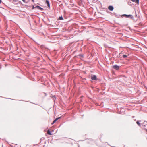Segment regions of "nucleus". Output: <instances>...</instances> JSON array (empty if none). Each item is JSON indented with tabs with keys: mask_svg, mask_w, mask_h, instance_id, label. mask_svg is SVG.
Returning a JSON list of instances; mask_svg holds the SVG:
<instances>
[{
	"mask_svg": "<svg viewBox=\"0 0 147 147\" xmlns=\"http://www.w3.org/2000/svg\"><path fill=\"white\" fill-rule=\"evenodd\" d=\"M146 131L147 132V129H145Z\"/></svg>",
	"mask_w": 147,
	"mask_h": 147,
	"instance_id": "obj_18",
	"label": "nucleus"
},
{
	"mask_svg": "<svg viewBox=\"0 0 147 147\" xmlns=\"http://www.w3.org/2000/svg\"><path fill=\"white\" fill-rule=\"evenodd\" d=\"M126 17H131V15H126V14H125L124 15Z\"/></svg>",
	"mask_w": 147,
	"mask_h": 147,
	"instance_id": "obj_7",
	"label": "nucleus"
},
{
	"mask_svg": "<svg viewBox=\"0 0 147 147\" xmlns=\"http://www.w3.org/2000/svg\"><path fill=\"white\" fill-rule=\"evenodd\" d=\"M46 3H47V5L49 7V8L50 7V3L49 1L47 0H46Z\"/></svg>",
	"mask_w": 147,
	"mask_h": 147,
	"instance_id": "obj_6",
	"label": "nucleus"
},
{
	"mask_svg": "<svg viewBox=\"0 0 147 147\" xmlns=\"http://www.w3.org/2000/svg\"><path fill=\"white\" fill-rule=\"evenodd\" d=\"M79 55L81 57H83V56L82 55H81V54Z\"/></svg>",
	"mask_w": 147,
	"mask_h": 147,
	"instance_id": "obj_13",
	"label": "nucleus"
},
{
	"mask_svg": "<svg viewBox=\"0 0 147 147\" xmlns=\"http://www.w3.org/2000/svg\"><path fill=\"white\" fill-rule=\"evenodd\" d=\"M47 134L49 135H52V134H51V133L50 132L49 130H48L47 131Z\"/></svg>",
	"mask_w": 147,
	"mask_h": 147,
	"instance_id": "obj_8",
	"label": "nucleus"
},
{
	"mask_svg": "<svg viewBox=\"0 0 147 147\" xmlns=\"http://www.w3.org/2000/svg\"><path fill=\"white\" fill-rule=\"evenodd\" d=\"M24 2H25V0H22Z\"/></svg>",
	"mask_w": 147,
	"mask_h": 147,
	"instance_id": "obj_15",
	"label": "nucleus"
},
{
	"mask_svg": "<svg viewBox=\"0 0 147 147\" xmlns=\"http://www.w3.org/2000/svg\"><path fill=\"white\" fill-rule=\"evenodd\" d=\"M113 68L116 70H118L119 69V66L117 65H114L113 66Z\"/></svg>",
	"mask_w": 147,
	"mask_h": 147,
	"instance_id": "obj_1",
	"label": "nucleus"
},
{
	"mask_svg": "<svg viewBox=\"0 0 147 147\" xmlns=\"http://www.w3.org/2000/svg\"><path fill=\"white\" fill-rule=\"evenodd\" d=\"M108 9L111 11H113V7L112 6H109L108 7Z\"/></svg>",
	"mask_w": 147,
	"mask_h": 147,
	"instance_id": "obj_3",
	"label": "nucleus"
},
{
	"mask_svg": "<svg viewBox=\"0 0 147 147\" xmlns=\"http://www.w3.org/2000/svg\"><path fill=\"white\" fill-rule=\"evenodd\" d=\"M60 118V117H59L57 118H56L55 120H54L53 122L51 123L52 125L53 124L57 121L58 119H59Z\"/></svg>",
	"mask_w": 147,
	"mask_h": 147,
	"instance_id": "obj_5",
	"label": "nucleus"
},
{
	"mask_svg": "<svg viewBox=\"0 0 147 147\" xmlns=\"http://www.w3.org/2000/svg\"><path fill=\"white\" fill-rule=\"evenodd\" d=\"M131 1H132L133 2H135V0H131Z\"/></svg>",
	"mask_w": 147,
	"mask_h": 147,
	"instance_id": "obj_14",
	"label": "nucleus"
},
{
	"mask_svg": "<svg viewBox=\"0 0 147 147\" xmlns=\"http://www.w3.org/2000/svg\"><path fill=\"white\" fill-rule=\"evenodd\" d=\"M137 4H139V0H135V1Z\"/></svg>",
	"mask_w": 147,
	"mask_h": 147,
	"instance_id": "obj_9",
	"label": "nucleus"
},
{
	"mask_svg": "<svg viewBox=\"0 0 147 147\" xmlns=\"http://www.w3.org/2000/svg\"><path fill=\"white\" fill-rule=\"evenodd\" d=\"M91 79L93 80H95L97 79V77L95 75H93L91 76Z\"/></svg>",
	"mask_w": 147,
	"mask_h": 147,
	"instance_id": "obj_2",
	"label": "nucleus"
},
{
	"mask_svg": "<svg viewBox=\"0 0 147 147\" xmlns=\"http://www.w3.org/2000/svg\"><path fill=\"white\" fill-rule=\"evenodd\" d=\"M137 124L139 126H140V124L139 123V121H137L136 122Z\"/></svg>",
	"mask_w": 147,
	"mask_h": 147,
	"instance_id": "obj_10",
	"label": "nucleus"
},
{
	"mask_svg": "<svg viewBox=\"0 0 147 147\" xmlns=\"http://www.w3.org/2000/svg\"><path fill=\"white\" fill-rule=\"evenodd\" d=\"M2 1L1 0H0V4H1V3Z\"/></svg>",
	"mask_w": 147,
	"mask_h": 147,
	"instance_id": "obj_16",
	"label": "nucleus"
},
{
	"mask_svg": "<svg viewBox=\"0 0 147 147\" xmlns=\"http://www.w3.org/2000/svg\"><path fill=\"white\" fill-rule=\"evenodd\" d=\"M59 19L60 20H63V18L62 16H61L59 17Z\"/></svg>",
	"mask_w": 147,
	"mask_h": 147,
	"instance_id": "obj_11",
	"label": "nucleus"
},
{
	"mask_svg": "<svg viewBox=\"0 0 147 147\" xmlns=\"http://www.w3.org/2000/svg\"><path fill=\"white\" fill-rule=\"evenodd\" d=\"M32 1L33 2H34V0H32Z\"/></svg>",
	"mask_w": 147,
	"mask_h": 147,
	"instance_id": "obj_17",
	"label": "nucleus"
},
{
	"mask_svg": "<svg viewBox=\"0 0 147 147\" xmlns=\"http://www.w3.org/2000/svg\"><path fill=\"white\" fill-rule=\"evenodd\" d=\"M35 8H37L38 9H40L41 11L43 10H44L43 8L40 7L39 6H38L35 7Z\"/></svg>",
	"mask_w": 147,
	"mask_h": 147,
	"instance_id": "obj_4",
	"label": "nucleus"
},
{
	"mask_svg": "<svg viewBox=\"0 0 147 147\" xmlns=\"http://www.w3.org/2000/svg\"><path fill=\"white\" fill-rule=\"evenodd\" d=\"M123 58H125L127 57V56L125 55H123Z\"/></svg>",
	"mask_w": 147,
	"mask_h": 147,
	"instance_id": "obj_12",
	"label": "nucleus"
}]
</instances>
